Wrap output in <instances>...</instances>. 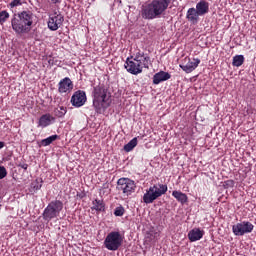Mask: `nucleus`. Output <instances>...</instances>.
Instances as JSON below:
<instances>
[{
    "label": "nucleus",
    "mask_w": 256,
    "mask_h": 256,
    "mask_svg": "<svg viewBox=\"0 0 256 256\" xmlns=\"http://www.w3.org/2000/svg\"><path fill=\"white\" fill-rule=\"evenodd\" d=\"M63 21H65V17L59 12H54L49 16L48 29L50 31H57L63 25Z\"/></svg>",
    "instance_id": "1a4fd4ad"
},
{
    "label": "nucleus",
    "mask_w": 256,
    "mask_h": 256,
    "mask_svg": "<svg viewBox=\"0 0 256 256\" xmlns=\"http://www.w3.org/2000/svg\"><path fill=\"white\" fill-rule=\"evenodd\" d=\"M116 189L118 191H121L125 197H130V195H133V193H135V189H137V184H135V181L129 178H120L117 181Z\"/></svg>",
    "instance_id": "0eeeda50"
},
{
    "label": "nucleus",
    "mask_w": 256,
    "mask_h": 256,
    "mask_svg": "<svg viewBox=\"0 0 256 256\" xmlns=\"http://www.w3.org/2000/svg\"><path fill=\"white\" fill-rule=\"evenodd\" d=\"M41 183H43V180H40V181L36 180V182L33 186L36 191H39V189H41V187H43V184H41Z\"/></svg>",
    "instance_id": "c756f323"
},
{
    "label": "nucleus",
    "mask_w": 256,
    "mask_h": 256,
    "mask_svg": "<svg viewBox=\"0 0 256 256\" xmlns=\"http://www.w3.org/2000/svg\"><path fill=\"white\" fill-rule=\"evenodd\" d=\"M92 205V210L105 212V202H103V200L95 199L94 201H92Z\"/></svg>",
    "instance_id": "412c9836"
},
{
    "label": "nucleus",
    "mask_w": 256,
    "mask_h": 256,
    "mask_svg": "<svg viewBox=\"0 0 256 256\" xmlns=\"http://www.w3.org/2000/svg\"><path fill=\"white\" fill-rule=\"evenodd\" d=\"M172 197H175L176 201H178V203H181V205H185V203L189 201L187 194L177 190H174L172 192Z\"/></svg>",
    "instance_id": "aec40b11"
},
{
    "label": "nucleus",
    "mask_w": 256,
    "mask_h": 256,
    "mask_svg": "<svg viewBox=\"0 0 256 256\" xmlns=\"http://www.w3.org/2000/svg\"><path fill=\"white\" fill-rule=\"evenodd\" d=\"M50 3H53L54 5H57V3H61V0H48Z\"/></svg>",
    "instance_id": "2f4dec72"
},
{
    "label": "nucleus",
    "mask_w": 256,
    "mask_h": 256,
    "mask_svg": "<svg viewBox=\"0 0 256 256\" xmlns=\"http://www.w3.org/2000/svg\"><path fill=\"white\" fill-rule=\"evenodd\" d=\"M62 211H63V201L53 200L44 209L42 213V217L44 221H51L53 219H57V217L61 215Z\"/></svg>",
    "instance_id": "39448f33"
},
{
    "label": "nucleus",
    "mask_w": 256,
    "mask_h": 256,
    "mask_svg": "<svg viewBox=\"0 0 256 256\" xmlns=\"http://www.w3.org/2000/svg\"><path fill=\"white\" fill-rule=\"evenodd\" d=\"M134 61L137 62L138 65L141 66L142 69H149V65H151V57L145 54V52L138 50L134 56Z\"/></svg>",
    "instance_id": "9b49d317"
},
{
    "label": "nucleus",
    "mask_w": 256,
    "mask_h": 256,
    "mask_svg": "<svg viewBox=\"0 0 256 256\" xmlns=\"http://www.w3.org/2000/svg\"><path fill=\"white\" fill-rule=\"evenodd\" d=\"M23 3H25V0H13L9 3V7L10 9H14V7H20Z\"/></svg>",
    "instance_id": "cd10ccee"
},
{
    "label": "nucleus",
    "mask_w": 256,
    "mask_h": 256,
    "mask_svg": "<svg viewBox=\"0 0 256 256\" xmlns=\"http://www.w3.org/2000/svg\"><path fill=\"white\" fill-rule=\"evenodd\" d=\"M57 139H59V135H57V134L49 136L46 139H43L41 141V146L42 147H49V145H51V143H53V141H57Z\"/></svg>",
    "instance_id": "4be33fe9"
},
{
    "label": "nucleus",
    "mask_w": 256,
    "mask_h": 256,
    "mask_svg": "<svg viewBox=\"0 0 256 256\" xmlns=\"http://www.w3.org/2000/svg\"><path fill=\"white\" fill-rule=\"evenodd\" d=\"M226 185H229L230 187H232V185H233V181H232V180H228V181H226Z\"/></svg>",
    "instance_id": "473e14b6"
},
{
    "label": "nucleus",
    "mask_w": 256,
    "mask_h": 256,
    "mask_svg": "<svg viewBox=\"0 0 256 256\" xmlns=\"http://www.w3.org/2000/svg\"><path fill=\"white\" fill-rule=\"evenodd\" d=\"M3 147H5V142L0 141V149H3Z\"/></svg>",
    "instance_id": "72a5a7b5"
},
{
    "label": "nucleus",
    "mask_w": 256,
    "mask_h": 256,
    "mask_svg": "<svg viewBox=\"0 0 256 256\" xmlns=\"http://www.w3.org/2000/svg\"><path fill=\"white\" fill-rule=\"evenodd\" d=\"M5 177H7V168L0 166V179H5Z\"/></svg>",
    "instance_id": "c85d7f7f"
},
{
    "label": "nucleus",
    "mask_w": 256,
    "mask_h": 256,
    "mask_svg": "<svg viewBox=\"0 0 256 256\" xmlns=\"http://www.w3.org/2000/svg\"><path fill=\"white\" fill-rule=\"evenodd\" d=\"M199 17H201L199 15V13L197 12V10L195 8H189L187 13H186V19H188V21H190V23H192L193 25H196V23H199Z\"/></svg>",
    "instance_id": "6ab92c4d"
},
{
    "label": "nucleus",
    "mask_w": 256,
    "mask_h": 256,
    "mask_svg": "<svg viewBox=\"0 0 256 256\" xmlns=\"http://www.w3.org/2000/svg\"><path fill=\"white\" fill-rule=\"evenodd\" d=\"M244 61L245 57L243 55H237L233 58V65L234 67H241Z\"/></svg>",
    "instance_id": "b1692460"
},
{
    "label": "nucleus",
    "mask_w": 256,
    "mask_h": 256,
    "mask_svg": "<svg viewBox=\"0 0 256 256\" xmlns=\"http://www.w3.org/2000/svg\"><path fill=\"white\" fill-rule=\"evenodd\" d=\"M55 121H56L55 116H53L49 113L43 114L38 119V127L45 129V127H49L50 125H53V123H55Z\"/></svg>",
    "instance_id": "4468645a"
},
{
    "label": "nucleus",
    "mask_w": 256,
    "mask_h": 256,
    "mask_svg": "<svg viewBox=\"0 0 256 256\" xmlns=\"http://www.w3.org/2000/svg\"><path fill=\"white\" fill-rule=\"evenodd\" d=\"M121 245H123V236L117 231L110 232L104 240V246L108 251H117Z\"/></svg>",
    "instance_id": "423d86ee"
},
{
    "label": "nucleus",
    "mask_w": 256,
    "mask_h": 256,
    "mask_svg": "<svg viewBox=\"0 0 256 256\" xmlns=\"http://www.w3.org/2000/svg\"><path fill=\"white\" fill-rule=\"evenodd\" d=\"M135 147H137V137L133 138L127 144L124 145V151H126V153H129L130 151H133Z\"/></svg>",
    "instance_id": "5701e85b"
},
{
    "label": "nucleus",
    "mask_w": 256,
    "mask_h": 256,
    "mask_svg": "<svg viewBox=\"0 0 256 256\" xmlns=\"http://www.w3.org/2000/svg\"><path fill=\"white\" fill-rule=\"evenodd\" d=\"M33 23H35V14L30 10L18 12L11 19L12 29L16 35H27V33H31Z\"/></svg>",
    "instance_id": "f257e3e1"
},
{
    "label": "nucleus",
    "mask_w": 256,
    "mask_h": 256,
    "mask_svg": "<svg viewBox=\"0 0 256 256\" xmlns=\"http://www.w3.org/2000/svg\"><path fill=\"white\" fill-rule=\"evenodd\" d=\"M171 5V0H152L146 5H142L140 15L146 21H153V19H161L167 9Z\"/></svg>",
    "instance_id": "f03ea898"
},
{
    "label": "nucleus",
    "mask_w": 256,
    "mask_h": 256,
    "mask_svg": "<svg viewBox=\"0 0 256 256\" xmlns=\"http://www.w3.org/2000/svg\"><path fill=\"white\" fill-rule=\"evenodd\" d=\"M171 79V74L169 72L160 71L153 76L154 85H159V83H163V81H169Z\"/></svg>",
    "instance_id": "a211bd4d"
},
{
    "label": "nucleus",
    "mask_w": 256,
    "mask_h": 256,
    "mask_svg": "<svg viewBox=\"0 0 256 256\" xmlns=\"http://www.w3.org/2000/svg\"><path fill=\"white\" fill-rule=\"evenodd\" d=\"M114 215L115 217H123V215H125V208L122 205L116 207L114 210Z\"/></svg>",
    "instance_id": "bb28decb"
},
{
    "label": "nucleus",
    "mask_w": 256,
    "mask_h": 256,
    "mask_svg": "<svg viewBox=\"0 0 256 256\" xmlns=\"http://www.w3.org/2000/svg\"><path fill=\"white\" fill-rule=\"evenodd\" d=\"M254 226L251 222H242L233 226L232 230L234 235L243 236L253 231Z\"/></svg>",
    "instance_id": "f8f14e48"
},
{
    "label": "nucleus",
    "mask_w": 256,
    "mask_h": 256,
    "mask_svg": "<svg viewBox=\"0 0 256 256\" xmlns=\"http://www.w3.org/2000/svg\"><path fill=\"white\" fill-rule=\"evenodd\" d=\"M55 115H56V117H59V118L65 117V115H67V108L60 106L59 108H57L55 110Z\"/></svg>",
    "instance_id": "393cba45"
},
{
    "label": "nucleus",
    "mask_w": 256,
    "mask_h": 256,
    "mask_svg": "<svg viewBox=\"0 0 256 256\" xmlns=\"http://www.w3.org/2000/svg\"><path fill=\"white\" fill-rule=\"evenodd\" d=\"M201 59L194 58L193 61L189 60L187 64H180V68L185 71V73H193L196 67H199Z\"/></svg>",
    "instance_id": "2eb2a0df"
},
{
    "label": "nucleus",
    "mask_w": 256,
    "mask_h": 256,
    "mask_svg": "<svg viewBox=\"0 0 256 256\" xmlns=\"http://www.w3.org/2000/svg\"><path fill=\"white\" fill-rule=\"evenodd\" d=\"M168 187L166 184H154L150 186L149 189L143 195V203L146 205H151L154 201H157L159 197H163L167 193Z\"/></svg>",
    "instance_id": "20e7f679"
},
{
    "label": "nucleus",
    "mask_w": 256,
    "mask_h": 256,
    "mask_svg": "<svg viewBox=\"0 0 256 256\" xmlns=\"http://www.w3.org/2000/svg\"><path fill=\"white\" fill-rule=\"evenodd\" d=\"M111 97V93H109V89L106 88L105 85L100 84L93 88L92 91V99H93V107L96 113H103L105 109L109 107V98Z\"/></svg>",
    "instance_id": "7ed1b4c3"
},
{
    "label": "nucleus",
    "mask_w": 256,
    "mask_h": 256,
    "mask_svg": "<svg viewBox=\"0 0 256 256\" xmlns=\"http://www.w3.org/2000/svg\"><path fill=\"white\" fill-rule=\"evenodd\" d=\"M70 103L73 107L79 108L83 107L87 103V94L83 90H78L74 92L71 97Z\"/></svg>",
    "instance_id": "9d476101"
},
{
    "label": "nucleus",
    "mask_w": 256,
    "mask_h": 256,
    "mask_svg": "<svg viewBox=\"0 0 256 256\" xmlns=\"http://www.w3.org/2000/svg\"><path fill=\"white\" fill-rule=\"evenodd\" d=\"M10 15L7 10H3L0 12V25H3L4 23L7 22V19H9Z\"/></svg>",
    "instance_id": "a878e982"
},
{
    "label": "nucleus",
    "mask_w": 256,
    "mask_h": 256,
    "mask_svg": "<svg viewBox=\"0 0 256 256\" xmlns=\"http://www.w3.org/2000/svg\"><path fill=\"white\" fill-rule=\"evenodd\" d=\"M18 167H21V169H24V171H27L29 165H27V164H19Z\"/></svg>",
    "instance_id": "7c9ffc66"
},
{
    "label": "nucleus",
    "mask_w": 256,
    "mask_h": 256,
    "mask_svg": "<svg viewBox=\"0 0 256 256\" xmlns=\"http://www.w3.org/2000/svg\"><path fill=\"white\" fill-rule=\"evenodd\" d=\"M73 87V81H71V78L69 77H65L58 83L59 93H71V91H73Z\"/></svg>",
    "instance_id": "ddd939ff"
},
{
    "label": "nucleus",
    "mask_w": 256,
    "mask_h": 256,
    "mask_svg": "<svg viewBox=\"0 0 256 256\" xmlns=\"http://www.w3.org/2000/svg\"><path fill=\"white\" fill-rule=\"evenodd\" d=\"M204 235L205 231L199 228H194L188 232V239L191 243H195V241H201Z\"/></svg>",
    "instance_id": "dca6fc26"
},
{
    "label": "nucleus",
    "mask_w": 256,
    "mask_h": 256,
    "mask_svg": "<svg viewBox=\"0 0 256 256\" xmlns=\"http://www.w3.org/2000/svg\"><path fill=\"white\" fill-rule=\"evenodd\" d=\"M124 68L131 75H139L140 73H143V68L141 67V64H138L133 56H130L126 59L124 63Z\"/></svg>",
    "instance_id": "6e6552de"
},
{
    "label": "nucleus",
    "mask_w": 256,
    "mask_h": 256,
    "mask_svg": "<svg viewBox=\"0 0 256 256\" xmlns=\"http://www.w3.org/2000/svg\"><path fill=\"white\" fill-rule=\"evenodd\" d=\"M195 10L197 11L200 17H203V15H207V13H209V2L205 0H200L196 4Z\"/></svg>",
    "instance_id": "f3484780"
}]
</instances>
